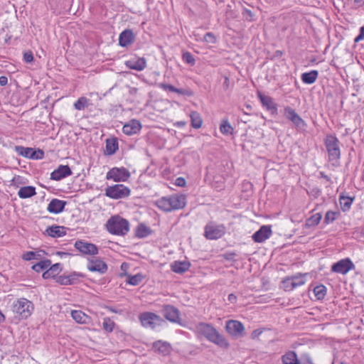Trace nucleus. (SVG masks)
<instances>
[{"label": "nucleus", "instance_id": "14", "mask_svg": "<svg viewBox=\"0 0 364 364\" xmlns=\"http://www.w3.org/2000/svg\"><path fill=\"white\" fill-rule=\"evenodd\" d=\"M163 316L172 323H179L180 312L178 309L171 305H165L161 310Z\"/></svg>", "mask_w": 364, "mask_h": 364}, {"label": "nucleus", "instance_id": "7", "mask_svg": "<svg viewBox=\"0 0 364 364\" xmlns=\"http://www.w3.org/2000/svg\"><path fill=\"white\" fill-rule=\"evenodd\" d=\"M139 318L144 327L151 329H154L164 322V320L159 316L151 312L142 313L139 315Z\"/></svg>", "mask_w": 364, "mask_h": 364}, {"label": "nucleus", "instance_id": "17", "mask_svg": "<svg viewBox=\"0 0 364 364\" xmlns=\"http://www.w3.org/2000/svg\"><path fill=\"white\" fill-rule=\"evenodd\" d=\"M258 97L264 107H265L272 115L277 114V105L274 102L273 99L267 95L258 92Z\"/></svg>", "mask_w": 364, "mask_h": 364}, {"label": "nucleus", "instance_id": "45", "mask_svg": "<svg viewBox=\"0 0 364 364\" xmlns=\"http://www.w3.org/2000/svg\"><path fill=\"white\" fill-rule=\"evenodd\" d=\"M149 233H150V229L149 228H147L146 225H140L138 226L136 235L139 237L142 238V237H146Z\"/></svg>", "mask_w": 364, "mask_h": 364}, {"label": "nucleus", "instance_id": "58", "mask_svg": "<svg viewBox=\"0 0 364 364\" xmlns=\"http://www.w3.org/2000/svg\"><path fill=\"white\" fill-rule=\"evenodd\" d=\"M362 40H364V36L360 33H359L358 36H357L355 37L354 41L355 43H358V42H359V41H360Z\"/></svg>", "mask_w": 364, "mask_h": 364}, {"label": "nucleus", "instance_id": "13", "mask_svg": "<svg viewBox=\"0 0 364 364\" xmlns=\"http://www.w3.org/2000/svg\"><path fill=\"white\" fill-rule=\"evenodd\" d=\"M74 246L84 255H96L98 254V247L92 243L77 240Z\"/></svg>", "mask_w": 364, "mask_h": 364}, {"label": "nucleus", "instance_id": "11", "mask_svg": "<svg viewBox=\"0 0 364 364\" xmlns=\"http://www.w3.org/2000/svg\"><path fill=\"white\" fill-rule=\"evenodd\" d=\"M225 232L223 225H207L205 228V237L208 240H217L222 237Z\"/></svg>", "mask_w": 364, "mask_h": 364}, {"label": "nucleus", "instance_id": "54", "mask_svg": "<svg viewBox=\"0 0 364 364\" xmlns=\"http://www.w3.org/2000/svg\"><path fill=\"white\" fill-rule=\"evenodd\" d=\"M236 254L234 252H228L224 255V258L229 261H232L235 259V257Z\"/></svg>", "mask_w": 364, "mask_h": 364}, {"label": "nucleus", "instance_id": "59", "mask_svg": "<svg viewBox=\"0 0 364 364\" xmlns=\"http://www.w3.org/2000/svg\"><path fill=\"white\" fill-rule=\"evenodd\" d=\"M319 175H320V177L321 178H325L326 181H331V178L330 177H328L324 172H322L321 171L319 173Z\"/></svg>", "mask_w": 364, "mask_h": 364}, {"label": "nucleus", "instance_id": "8", "mask_svg": "<svg viewBox=\"0 0 364 364\" xmlns=\"http://www.w3.org/2000/svg\"><path fill=\"white\" fill-rule=\"evenodd\" d=\"M130 177V172L124 167H114L106 174V179L115 182L127 181Z\"/></svg>", "mask_w": 364, "mask_h": 364}, {"label": "nucleus", "instance_id": "21", "mask_svg": "<svg viewBox=\"0 0 364 364\" xmlns=\"http://www.w3.org/2000/svg\"><path fill=\"white\" fill-rule=\"evenodd\" d=\"M82 274L77 272H73L68 275H60L56 278V282L61 285H72L76 283Z\"/></svg>", "mask_w": 364, "mask_h": 364}, {"label": "nucleus", "instance_id": "51", "mask_svg": "<svg viewBox=\"0 0 364 364\" xmlns=\"http://www.w3.org/2000/svg\"><path fill=\"white\" fill-rule=\"evenodd\" d=\"M23 60L26 63H31L33 60V55L31 51L25 52L23 54Z\"/></svg>", "mask_w": 364, "mask_h": 364}, {"label": "nucleus", "instance_id": "61", "mask_svg": "<svg viewBox=\"0 0 364 364\" xmlns=\"http://www.w3.org/2000/svg\"><path fill=\"white\" fill-rule=\"evenodd\" d=\"M178 127H183L186 125V122L183 121L177 122L176 124Z\"/></svg>", "mask_w": 364, "mask_h": 364}, {"label": "nucleus", "instance_id": "6", "mask_svg": "<svg viewBox=\"0 0 364 364\" xmlns=\"http://www.w3.org/2000/svg\"><path fill=\"white\" fill-rule=\"evenodd\" d=\"M130 189L123 184L108 186L105 189V196L113 199H119L130 195Z\"/></svg>", "mask_w": 364, "mask_h": 364}, {"label": "nucleus", "instance_id": "39", "mask_svg": "<svg viewBox=\"0 0 364 364\" xmlns=\"http://www.w3.org/2000/svg\"><path fill=\"white\" fill-rule=\"evenodd\" d=\"M50 264L51 262L50 259L42 260L33 265L32 269L36 271V272H40L49 267Z\"/></svg>", "mask_w": 364, "mask_h": 364}, {"label": "nucleus", "instance_id": "3", "mask_svg": "<svg viewBox=\"0 0 364 364\" xmlns=\"http://www.w3.org/2000/svg\"><path fill=\"white\" fill-rule=\"evenodd\" d=\"M107 230L113 235H125L129 230L128 220L119 215L111 217L106 223Z\"/></svg>", "mask_w": 364, "mask_h": 364}, {"label": "nucleus", "instance_id": "4", "mask_svg": "<svg viewBox=\"0 0 364 364\" xmlns=\"http://www.w3.org/2000/svg\"><path fill=\"white\" fill-rule=\"evenodd\" d=\"M34 309L31 301L25 298H21L14 303L12 310L21 318L26 319L33 313Z\"/></svg>", "mask_w": 364, "mask_h": 364}, {"label": "nucleus", "instance_id": "1", "mask_svg": "<svg viewBox=\"0 0 364 364\" xmlns=\"http://www.w3.org/2000/svg\"><path fill=\"white\" fill-rule=\"evenodd\" d=\"M196 328L197 332L203 335L208 341L221 348H229L230 343L225 336L220 334L210 323L200 322L196 325Z\"/></svg>", "mask_w": 364, "mask_h": 364}, {"label": "nucleus", "instance_id": "32", "mask_svg": "<svg viewBox=\"0 0 364 364\" xmlns=\"http://www.w3.org/2000/svg\"><path fill=\"white\" fill-rule=\"evenodd\" d=\"M61 271L60 264L59 263H56L50 267L43 274V279H49L54 278L56 277Z\"/></svg>", "mask_w": 364, "mask_h": 364}, {"label": "nucleus", "instance_id": "56", "mask_svg": "<svg viewBox=\"0 0 364 364\" xmlns=\"http://www.w3.org/2000/svg\"><path fill=\"white\" fill-rule=\"evenodd\" d=\"M228 299L231 304H235L237 301V296L234 294H230Z\"/></svg>", "mask_w": 364, "mask_h": 364}, {"label": "nucleus", "instance_id": "5", "mask_svg": "<svg viewBox=\"0 0 364 364\" xmlns=\"http://www.w3.org/2000/svg\"><path fill=\"white\" fill-rule=\"evenodd\" d=\"M340 141L336 136L327 135L325 139V146L330 161H338L341 157Z\"/></svg>", "mask_w": 364, "mask_h": 364}, {"label": "nucleus", "instance_id": "38", "mask_svg": "<svg viewBox=\"0 0 364 364\" xmlns=\"http://www.w3.org/2000/svg\"><path fill=\"white\" fill-rule=\"evenodd\" d=\"M326 287L323 285H317L314 288V293L318 300H322L326 295Z\"/></svg>", "mask_w": 364, "mask_h": 364}, {"label": "nucleus", "instance_id": "44", "mask_svg": "<svg viewBox=\"0 0 364 364\" xmlns=\"http://www.w3.org/2000/svg\"><path fill=\"white\" fill-rule=\"evenodd\" d=\"M103 329L107 332H112L114 328V322L109 318H105L102 323Z\"/></svg>", "mask_w": 364, "mask_h": 364}, {"label": "nucleus", "instance_id": "40", "mask_svg": "<svg viewBox=\"0 0 364 364\" xmlns=\"http://www.w3.org/2000/svg\"><path fill=\"white\" fill-rule=\"evenodd\" d=\"M321 218L322 215L321 213H316L306 220V226L309 228L316 226L320 223Z\"/></svg>", "mask_w": 364, "mask_h": 364}, {"label": "nucleus", "instance_id": "16", "mask_svg": "<svg viewBox=\"0 0 364 364\" xmlns=\"http://www.w3.org/2000/svg\"><path fill=\"white\" fill-rule=\"evenodd\" d=\"M272 231L270 226L262 225L257 231H256L252 236V240L255 242H263L270 237Z\"/></svg>", "mask_w": 364, "mask_h": 364}, {"label": "nucleus", "instance_id": "31", "mask_svg": "<svg viewBox=\"0 0 364 364\" xmlns=\"http://www.w3.org/2000/svg\"><path fill=\"white\" fill-rule=\"evenodd\" d=\"M36 194V188L31 186L21 187L18 191V196L21 198H28Z\"/></svg>", "mask_w": 364, "mask_h": 364}, {"label": "nucleus", "instance_id": "29", "mask_svg": "<svg viewBox=\"0 0 364 364\" xmlns=\"http://www.w3.org/2000/svg\"><path fill=\"white\" fill-rule=\"evenodd\" d=\"M119 149L117 138L112 137L106 139V149L105 154L106 155H113Z\"/></svg>", "mask_w": 364, "mask_h": 364}, {"label": "nucleus", "instance_id": "57", "mask_svg": "<svg viewBox=\"0 0 364 364\" xmlns=\"http://www.w3.org/2000/svg\"><path fill=\"white\" fill-rule=\"evenodd\" d=\"M8 83V78L6 76L0 77V85L5 86Z\"/></svg>", "mask_w": 364, "mask_h": 364}, {"label": "nucleus", "instance_id": "64", "mask_svg": "<svg viewBox=\"0 0 364 364\" xmlns=\"http://www.w3.org/2000/svg\"><path fill=\"white\" fill-rule=\"evenodd\" d=\"M282 54H283V53H282V52L281 50H277V51L276 52V55H277V56H282Z\"/></svg>", "mask_w": 364, "mask_h": 364}, {"label": "nucleus", "instance_id": "37", "mask_svg": "<svg viewBox=\"0 0 364 364\" xmlns=\"http://www.w3.org/2000/svg\"><path fill=\"white\" fill-rule=\"evenodd\" d=\"M191 126L195 129H199L202 126L203 120L200 114L197 112H191Z\"/></svg>", "mask_w": 364, "mask_h": 364}, {"label": "nucleus", "instance_id": "25", "mask_svg": "<svg viewBox=\"0 0 364 364\" xmlns=\"http://www.w3.org/2000/svg\"><path fill=\"white\" fill-rule=\"evenodd\" d=\"M141 128V125L139 121L132 119L123 126L122 131L127 135H132L139 132Z\"/></svg>", "mask_w": 364, "mask_h": 364}, {"label": "nucleus", "instance_id": "60", "mask_svg": "<svg viewBox=\"0 0 364 364\" xmlns=\"http://www.w3.org/2000/svg\"><path fill=\"white\" fill-rule=\"evenodd\" d=\"M138 92V88L136 87H132L130 90H129V93L131 95H136Z\"/></svg>", "mask_w": 364, "mask_h": 364}, {"label": "nucleus", "instance_id": "47", "mask_svg": "<svg viewBox=\"0 0 364 364\" xmlns=\"http://www.w3.org/2000/svg\"><path fill=\"white\" fill-rule=\"evenodd\" d=\"M182 58L183 61H185L186 63L190 64L191 65H193L195 64V58L190 52L186 51L183 53Z\"/></svg>", "mask_w": 364, "mask_h": 364}, {"label": "nucleus", "instance_id": "23", "mask_svg": "<svg viewBox=\"0 0 364 364\" xmlns=\"http://www.w3.org/2000/svg\"><path fill=\"white\" fill-rule=\"evenodd\" d=\"M66 203L65 200L53 198L49 203L47 210L50 213L58 214L64 210Z\"/></svg>", "mask_w": 364, "mask_h": 364}, {"label": "nucleus", "instance_id": "52", "mask_svg": "<svg viewBox=\"0 0 364 364\" xmlns=\"http://www.w3.org/2000/svg\"><path fill=\"white\" fill-rule=\"evenodd\" d=\"M186 183V180L182 177H178L176 180V185L179 187L185 186Z\"/></svg>", "mask_w": 364, "mask_h": 364}, {"label": "nucleus", "instance_id": "12", "mask_svg": "<svg viewBox=\"0 0 364 364\" xmlns=\"http://www.w3.org/2000/svg\"><path fill=\"white\" fill-rule=\"evenodd\" d=\"M226 331L231 336L241 337L245 331L244 325L239 321L229 320L225 325Z\"/></svg>", "mask_w": 364, "mask_h": 364}, {"label": "nucleus", "instance_id": "42", "mask_svg": "<svg viewBox=\"0 0 364 364\" xmlns=\"http://www.w3.org/2000/svg\"><path fill=\"white\" fill-rule=\"evenodd\" d=\"M144 276L141 274H136L135 275H128L127 284L132 286L139 285L143 280Z\"/></svg>", "mask_w": 364, "mask_h": 364}, {"label": "nucleus", "instance_id": "10", "mask_svg": "<svg viewBox=\"0 0 364 364\" xmlns=\"http://www.w3.org/2000/svg\"><path fill=\"white\" fill-rule=\"evenodd\" d=\"M355 265L349 258H345L334 263L331 267L333 272L346 274L350 270L354 269Z\"/></svg>", "mask_w": 364, "mask_h": 364}, {"label": "nucleus", "instance_id": "19", "mask_svg": "<svg viewBox=\"0 0 364 364\" xmlns=\"http://www.w3.org/2000/svg\"><path fill=\"white\" fill-rule=\"evenodd\" d=\"M152 349L159 354L166 356L171 353V346L167 341H163L161 340L156 341L152 344Z\"/></svg>", "mask_w": 364, "mask_h": 364}, {"label": "nucleus", "instance_id": "55", "mask_svg": "<svg viewBox=\"0 0 364 364\" xmlns=\"http://www.w3.org/2000/svg\"><path fill=\"white\" fill-rule=\"evenodd\" d=\"M223 87L225 90H228L230 87V79L228 76L224 77V82L223 84Z\"/></svg>", "mask_w": 364, "mask_h": 364}, {"label": "nucleus", "instance_id": "48", "mask_svg": "<svg viewBox=\"0 0 364 364\" xmlns=\"http://www.w3.org/2000/svg\"><path fill=\"white\" fill-rule=\"evenodd\" d=\"M336 213L333 211H328L326 213V215L324 217V223L326 224H329L331 223H333L336 219Z\"/></svg>", "mask_w": 364, "mask_h": 364}, {"label": "nucleus", "instance_id": "46", "mask_svg": "<svg viewBox=\"0 0 364 364\" xmlns=\"http://www.w3.org/2000/svg\"><path fill=\"white\" fill-rule=\"evenodd\" d=\"M282 287L285 291H291L294 289V287L292 285V281L290 277L284 278L282 282Z\"/></svg>", "mask_w": 364, "mask_h": 364}, {"label": "nucleus", "instance_id": "9", "mask_svg": "<svg viewBox=\"0 0 364 364\" xmlns=\"http://www.w3.org/2000/svg\"><path fill=\"white\" fill-rule=\"evenodd\" d=\"M284 115L291 121L299 129H304L306 127L305 121L296 112V111L289 106H287L284 109Z\"/></svg>", "mask_w": 364, "mask_h": 364}, {"label": "nucleus", "instance_id": "63", "mask_svg": "<svg viewBox=\"0 0 364 364\" xmlns=\"http://www.w3.org/2000/svg\"><path fill=\"white\" fill-rule=\"evenodd\" d=\"M5 319L4 315L0 311V322L4 321Z\"/></svg>", "mask_w": 364, "mask_h": 364}, {"label": "nucleus", "instance_id": "53", "mask_svg": "<svg viewBox=\"0 0 364 364\" xmlns=\"http://www.w3.org/2000/svg\"><path fill=\"white\" fill-rule=\"evenodd\" d=\"M303 364H314L309 355L306 354L303 356Z\"/></svg>", "mask_w": 364, "mask_h": 364}, {"label": "nucleus", "instance_id": "62", "mask_svg": "<svg viewBox=\"0 0 364 364\" xmlns=\"http://www.w3.org/2000/svg\"><path fill=\"white\" fill-rule=\"evenodd\" d=\"M354 1H355V3L360 4V5L364 4V0H354Z\"/></svg>", "mask_w": 364, "mask_h": 364}, {"label": "nucleus", "instance_id": "43", "mask_svg": "<svg viewBox=\"0 0 364 364\" xmlns=\"http://www.w3.org/2000/svg\"><path fill=\"white\" fill-rule=\"evenodd\" d=\"M220 130L222 134L229 135L232 134L233 127L228 120H223L220 124Z\"/></svg>", "mask_w": 364, "mask_h": 364}, {"label": "nucleus", "instance_id": "36", "mask_svg": "<svg viewBox=\"0 0 364 364\" xmlns=\"http://www.w3.org/2000/svg\"><path fill=\"white\" fill-rule=\"evenodd\" d=\"M340 205L343 211H348L353 203V198L341 196L339 198Z\"/></svg>", "mask_w": 364, "mask_h": 364}, {"label": "nucleus", "instance_id": "33", "mask_svg": "<svg viewBox=\"0 0 364 364\" xmlns=\"http://www.w3.org/2000/svg\"><path fill=\"white\" fill-rule=\"evenodd\" d=\"M309 275V273H297L295 275L291 276V279L293 283L294 289L304 285L306 282V277Z\"/></svg>", "mask_w": 364, "mask_h": 364}, {"label": "nucleus", "instance_id": "15", "mask_svg": "<svg viewBox=\"0 0 364 364\" xmlns=\"http://www.w3.org/2000/svg\"><path fill=\"white\" fill-rule=\"evenodd\" d=\"M87 267L90 272H97L100 274H105L108 269L107 264L97 257L89 259Z\"/></svg>", "mask_w": 364, "mask_h": 364}, {"label": "nucleus", "instance_id": "2", "mask_svg": "<svg viewBox=\"0 0 364 364\" xmlns=\"http://www.w3.org/2000/svg\"><path fill=\"white\" fill-rule=\"evenodd\" d=\"M156 204L159 209L165 212H171L184 208L186 198L183 195H172L168 197H162L156 202Z\"/></svg>", "mask_w": 364, "mask_h": 364}, {"label": "nucleus", "instance_id": "49", "mask_svg": "<svg viewBox=\"0 0 364 364\" xmlns=\"http://www.w3.org/2000/svg\"><path fill=\"white\" fill-rule=\"evenodd\" d=\"M204 41L208 43L214 44L216 43V38L213 33L208 32L204 36Z\"/></svg>", "mask_w": 364, "mask_h": 364}, {"label": "nucleus", "instance_id": "18", "mask_svg": "<svg viewBox=\"0 0 364 364\" xmlns=\"http://www.w3.org/2000/svg\"><path fill=\"white\" fill-rule=\"evenodd\" d=\"M72 173L73 172L68 165H60L58 168L50 173V179L60 181L64 178L71 176Z\"/></svg>", "mask_w": 364, "mask_h": 364}, {"label": "nucleus", "instance_id": "41", "mask_svg": "<svg viewBox=\"0 0 364 364\" xmlns=\"http://www.w3.org/2000/svg\"><path fill=\"white\" fill-rule=\"evenodd\" d=\"M89 100L85 97H81L75 102L74 107L77 110H83L89 106Z\"/></svg>", "mask_w": 364, "mask_h": 364}, {"label": "nucleus", "instance_id": "27", "mask_svg": "<svg viewBox=\"0 0 364 364\" xmlns=\"http://www.w3.org/2000/svg\"><path fill=\"white\" fill-rule=\"evenodd\" d=\"M191 267V263L188 261H175L171 265V270L177 274H183L188 271Z\"/></svg>", "mask_w": 364, "mask_h": 364}, {"label": "nucleus", "instance_id": "30", "mask_svg": "<svg viewBox=\"0 0 364 364\" xmlns=\"http://www.w3.org/2000/svg\"><path fill=\"white\" fill-rule=\"evenodd\" d=\"M283 364H301L296 352L289 350L282 357Z\"/></svg>", "mask_w": 364, "mask_h": 364}, {"label": "nucleus", "instance_id": "34", "mask_svg": "<svg viewBox=\"0 0 364 364\" xmlns=\"http://www.w3.org/2000/svg\"><path fill=\"white\" fill-rule=\"evenodd\" d=\"M318 75V72L317 70H311L308 73H304L301 75V79L303 82L306 84H313L317 79Z\"/></svg>", "mask_w": 364, "mask_h": 364}, {"label": "nucleus", "instance_id": "50", "mask_svg": "<svg viewBox=\"0 0 364 364\" xmlns=\"http://www.w3.org/2000/svg\"><path fill=\"white\" fill-rule=\"evenodd\" d=\"M36 252L33 251H28L23 254L22 259L26 261H30L31 259H36Z\"/></svg>", "mask_w": 364, "mask_h": 364}, {"label": "nucleus", "instance_id": "28", "mask_svg": "<svg viewBox=\"0 0 364 364\" xmlns=\"http://www.w3.org/2000/svg\"><path fill=\"white\" fill-rule=\"evenodd\" d=\"M46 232L52 237H60L66 235L65 228L58 225L48 226Z\"/></svg>", "mask_w": 364, "mask_h": 364}, {"label": "nucleus", "instance_id": "26", "mask_svg": "<svg viewBox=\"0 0 364 364\" xmlns=\"http://www.w3.org/2000/svg\"><path fill=\"white\" fill-rule=\"evenodd\" d=\"M125 65L130 69L141 71L146 67V61L144 58H138L126 61Z\"/></svg>", "mask_w": 364, "mask_h": 364}, {"label": "nucleus", "instance_id": "24", "mask_svg": "<svg viewBox=\"0 0 364 364\" xmlns=\"http://www.w3.org/2000/svg\"><path fill=\"white\" fill-rule=\"evenodd\" d=\"M159 87L165 91L176 92L181 95L191 97L193 95V91L190 89H179V88L175 87L174 86H173L171 85H168L166 83H163V82L160 83L159 85Z\"/></svg>", "mask_w": 364, "mask_h": 364}, {"label": "nucleus", "instance_id": "20", "mask_svg": "<svg viewBox=\"0 0 364 364\" xmlns=\"http://www.w3.org/2000/svg\"><path fill=\"white\" fill-rule=\"evenodd\" d=\"M16 151L21 155L31 159H41L44 156L43 151H39L40 156H36L35 150L32 148L23 147L21 146H16Z\"/></svg>", "mask_w": 364, "mask_h": 364}, {"label": "nucleus", "instance_id": "35", "mask_svg": "<svg viewBox=\"0 0 364 364\" xmlns=\"http://www.w3.org/2000/svg\"><path fill=\"white\" fill-rule=\"evenodd\" d=\"M72 318L79 323H87L89 317L84 312L80 310H73L71 311Z\"/></svg>", "mask_w": 364, "mask_h": 364}, {"label": "nucleus", "instance_id": "22", "mask_svg": "<svg viewBox=\"0 0 364 364\" xmlns=\"http://www.w3.org/2000/svg\"><path fill=\"white\" fill-rule=\"evenodd\" d=\"M134 41V34L130 29L123 31L119 36V44L122 47H127Z\"/></svg>", "mask_w": 364, "mask_h": 364}]
</instances>
